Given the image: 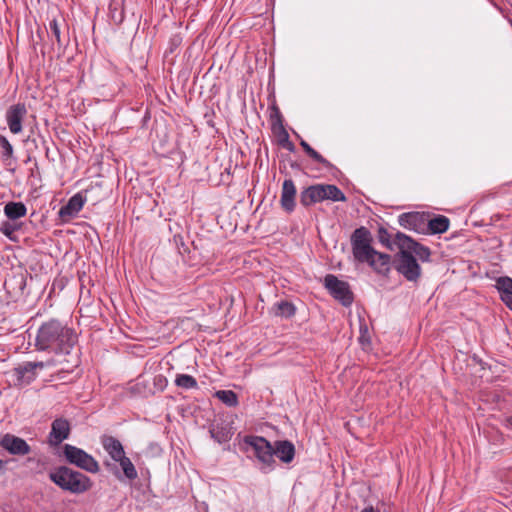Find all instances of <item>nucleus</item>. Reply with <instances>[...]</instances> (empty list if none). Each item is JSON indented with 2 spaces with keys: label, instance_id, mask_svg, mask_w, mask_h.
<instances>
[{
  "label": "nucleus",
  "instance_id": "34",
  "mask_svg": "<svg viewBox=\"0 0 512 512\" xmlns=\"http://www.w3.org/2000/svg\"><path fill=\"white\" fill-rule=\"evenodd\" d=\"M282 145H283L284 148H286L290 152H294V150H295L294 144L288 140V134L287 133L285 134V139L282 141Z\"/></svg>",
  "mask_w": 512,
  "mask_h": 512
},
{
  "label": "nucleus",
  "instance_id": "28",
  "mask_svg": "<svg viewBox=\"0 0 512 512\" xmlns=\"http://www.w3.org/2000/svg\"><path fill=\"white\" fill-rule=\"evenodd\" d=\"M214 396L228 407H236L238 405V396L232 390H218Z\"/></svg>",
  "mask_w": 512,
  "mask_h": 512
},
{
  "label": "nucleus",
  "instance_id": "3",
  "mask_svg": "<svg viewBox=\"0 0 512 512\" xmlns=\"http://www.w3.org/2000/svg\"><path fill=\"white\" fill-rule=\"evenodd\" d=\"M243 443L252 449L254 456L261 464L262 473L267 474L274 470L276 461L273 458V445L266 438L246 435Z\"/></svg>",
  "mask_w": 512,
  "mask_h": 512
},
{
  "label": "nucleus",
  "instance_id": "25",
  "mask_svg": "<svg viewBox=\"0 0 512 512\" xmlns=\"http://www.w3.org/2000/svg\"><path fill=\"white\" fill-rule=\"evenodd\" d=\"M300 145L305 151V153L315 162L321 164L323 167L327 169H331L333 167L330 161L325 159L321 154H319L315 149H313L305 140L301 139Z\"/></svg>",
  "mask_w": 512,
  "mask_h": 512
},
{
  "label": "nucleus",
  "instance_id": "1",
  "mask_svg": "<svg viewBox=\"0 0 512 512\" xmlns=\"http://www.w3.org/2000/svg\"><path fill=\"white\" fill-rule=\"evenodd\" d=\"M78 342L74 329L59 320L50 319L38 328L35 346L41 351L70 355Z\"/></svg>",
  "mask_w": 512,
  "mask_h": 512
},
{
  "label": "nucleus",
  "instance_id": "35",
  "mask_svg": "<svg viewBox=\"0 0 512 512\" xmlns=\"http://www.w3.org/2000/svg\"><path fill=\"white\" fill-rule=\"evenodd\" d=\"M274 117L282 125V116H281L280 110L277 106L272 107L271 118H274Z\"/></svg>",
  "mask_w": 512,
  "mask_h": 512
},
{
  "label": "nucleus",
  "instance_id": "26",
  "mask_svg": "<svg viewBox=\"0 0 512 512\" xmlns=\"http://www.w3.org/2000/svg\"><path fill=\"white\" fill-rule=\"evenodd\" d=\"M115 462H118L122 471H123V474L124 476L128 479V480H135L138 476L137 474V470L134 466V464L132 463V461L126 457L125 455H123L121 458H119V460H116Z\"/></svg>",
  "mask_w": 512,
  "mask_h": 512
},
{
  "label": "nucleus",
  "instance_id": "15",
  "mask_svg": "<svg viewBox=\"0 0 512 512\" xmlns=\"http://www.w3.org/2000/svg\"><path fill=\"white\" fill-rule=\"evenodd\" d=\"M86 202V198L81 193L73 195L68 202L63 205L59 210V217L63 221H67L75 217L79 211L83 208Z\"/></svg>",
  "mask_w": 512,
  "mask_h": 512
},
{
  "label": "nucleus",
  "instance_id": "38",
  "mask_svg": "<svg viewBox=\"0 0 512 512\" xmlns=\"http://www.w3.org/2000/svg\"><path fill=\"white\" fill-rule=\"evenodd\" d=\"M507 425L512 427V416L507 418Z\"/></svg>",
  "mask_w": 512,
  "mask_h": 512
},
{
  "label": "nucleus",
  "instance_id": "10",
  "mask_svg": "<svg viewBox=\"0 0 512 512\" xmlns=\"http://www.w3.org/2000/svg\"><path fill=\"white\" fill-rule=\"evenodd\" d=\"M0 447L14 456H24L31 452L30 445L23 438L11 433L0 434Z\"/></svg>",
  "mask_w": 512,
  "mask_h": 512
},
{
  "label": "nucleus",
  "instance_id": "24",
  "mask_svg": "<svg viewBox=\"0 0 512 512\" xmlns=\"http://www.w3.org/2000/svg\"><path fill=\"white\" fill-rule=\"evenodd\" d=\"M450 221L444 215H438L432 219H427L426 226L431 230L434 234H441L448 230Z\"/></svg>",
  "mask_w": 512,
  "mask_h": 512
},
{
  "label": "nucleus",
  "instance_id": "36",
  "mask_svg": "<svg viewBox=\"0 0 512 512\" xmlns=\"http://www.w3.org/2000/svg\"><path fill=\"white\" fill-rule=\"evenodd\" d=\"M362 512H379L378 510L374 509L372 506L365 507Z\"/></svg>",
  "mask_w": 512,
  "mask_h": 512
},
{
  "label": "nucleus",
  "instance_id": "8",
  "mask_svg": "<svg viewBox=\"0 0 512 512\" xmlns=\"http://www.w3.org/2000/svg\"><path fill=\"white\" fill-rule=\"evenodd\" d=\"M395 244L398 246L399 249L408 250L412 255L415 254L422 262L430 261V249L416 242L410 236L402 232L396 233Z\"/></svg>",
  "mask_w": 512,
  "mask_h": 512
},
{
  "label": "nucleus",
  "instance_id": "12",
  "mask_svg": "<svg viewBox=\"0 0 512 512\" xmlns=\"http://www.w3.org/2000/svg\"><path fill=\"white\" fill-rule=\"evenodd\" d=\"M27 114L24 103L11 105L6 111V121L9 130L13 134H19L22 131V121Z\"/></svg>",
  "mask_w": 512,
  "mask_h": 512
},
{
  "label": "nucleus",
  "instance_id": "31",
  "mask_svg": "<svg viewBox=\"0 0 512 512\" xmlns=\"http://www.w3.org/2000/svg\"><path fill=\"white\" fill-rule=\"evenodd\" d=\"M21 228V225L15 221H4L1 224L0 232L11 241H16L15 232Z\"/></svg>",
  "mask_w": 512,
  "mask_h": 512
},
{
  "label": "nucleus",
  "instance_id": "33",
  "mask_svg": "<svg viewBox=\"0 0 512 512\" xmlns=\"http://www.w3.org/2000/svg\"><path fill=\"white\" fill-rule=\"evenodd\" d=\"M378 238H379V241L381 244L385 245L388 248H391L390 234L388 233V231L385 228H383V227L379 228Z\"/></svg>",
  "mask_w": 512,
  "mask_h": 512
},
{
  "label": "nucleus",
  "instance_id": "17",
  "mask_svg": "<svg viewBox=\"0 0 512 512\" xmlns=\"http://www.w3.org/2000/svg\"><path fill=\"white\" fill-rule=\"evenodd\" d=\"M277 456L282 462L290 463L295 456V447L288 440L276 441L273 446V457Z\"/></svg>",
  "mask_w": 512,
  "mask_h": 512
},
{
  "label": "nucleus",
  "instance_id": "23",
  "mask_svg": "<svg viewBox=\"0 0 512 512\" xmlns=\"http://www.w3.org/2000/svg\"><path fill=\"white\" fill-rule=\"evenodd\" d=\"M324 200H331L333 202L346 201L345 194L333 184H320Z\"/></svg>",
  "mask_w": 512,
  "mask_h": 512
},
{
  "label": "nucleus",
  "instance_id": "2",
  "mask_svg": "<svg viewBox=\"0 0 512 512\" xmlns=\"http://www.w3.org/2000/svg\"><path fill=\"white\" fill-rule=\"evenodd\" d=\"M49 479L61 490L76 495L86 493L93 486L87 475L65 465L53 468L49 472Z\"/></svg>",
  "mask_w": 512,
  "mask_h": 512
},
{
  "label": "nucleus",
  "instance_id": "13",
  "mask_svg": "<svg viewBox=\"0 0 512 512\" xmlns=\"http://www.w3.org/2000/svg\"><path fill=\"white\" fill-rule=\"evenodd\" d=\"M427 218L420 212H407L398 216V223L401 227L415 232H423L426 228Z\"/></svg>",
  "mask_w": 512,
  "mask_h": 512
},
{
  "label": "nucleus",
  "instance_id": "20",
  "mask_svg": "<svg viewBox=\"0 0 512 512\" xmlns=\"http://www.w3.org/2000/svg\"><path fill=\"white\" fill-rule=\"evenodd\" d=\"M390 260V255L376 251V254H373V257L366 263L377 273L385 275L390 271Z\"/></svg>",
  "mask_w": 512,
  "mask_h": 512
},
{
  "label": "nucleus",
  "instance_id": "14",
  "mask_svg": "<svg viewBox=\"0 0 512 512\" xmlns=\"http://www.w3.org/2000/svg\"><path fill=\"white\" fill-rule=\"evenodd\" d=\"M296 186L292 179H285L282 184L280 204L287 213H292L296 206Z\"/></svg>",
  "mask_w": 512,
  "mask_h": 512
},
{
  "label": "nucleus",
  "instance_id": "4",
  "mask_svg": "<svg viewBox=\"0 0 512 512\" xmlns=\"http://www.w3.org/2000/svg\"><path fill=\"white\" fill-rule=\"evenodd\" d=\"M351 246L356 261L366 263L376 254L372 247L373 241L371 232L364 226L355 229L351 235Z\"/></svg>",
  "mask_w": 512,
  "mask_h": 512
},
{
  "label": "nucleus",
  "instance_id": "39",
  "mask_svg": "<svg viewBox=\"0 0 512 512\" xmlns=\"http://www.w3.org/2000/svg\"><path fill=\"white\" fill-rule=\"evenodd\" d=\"M33 460H34L33 458L29 457V458L27 459V462H31V461H33Z\"/></svg>",
  "mask_w": 512,
  "mask_h": 512
},
{
  "label": "nucleus",
  "instance_id": "18",
  "mask_svg": "<svg viewBox=\"0 0 512 512\" xmlns=\"http://www.w3.org/2000/svg\"><path fill=\"white\" fill-rule=\"evenodd\" d=\"M324 201L320 184L311 185L300 193V203L309 207L315 203Z\"/></svg>",
  "mask_w": 512,
  "mask_h": 512
},
{
  "label": "nucleus",
  "instance_id": "9",
  "mask_svg": "<svg viewBox=\"0 0 512 512\" xmlns=\"http://www.w3.org/2000/svg\"><path fill=\"white\" fill-rule=\"evenodd\" d=\"M46 364L39 362H24L13 369V376L16 384L23 386L28 385L37 377V370H42Z\"/></svg>",
  "mask_w": 512,
  "mask_h": 512
},
{
  "label": "nucleus",
  "instance_id": "21",
  "mask_svg": "<svg viewBox=\"0 0 512 512\" xmlns=\"http://www.w3.org/2000/svg\"><path fill=\"white\" fill-rule=\"evenodd\" d=\"M4 215L10 221H17L27 214V207L23 202L10 201L4 205Z\"/></svg>",
  "mask_w": 512,
  "mask_h": 512
},
{
  "label": "nucleus",
  "instance_id": "27",
  "mask_svg": "<svg viewBox=\"0 0 512 512\" xmlns=\"http://www.w3.org/2000/svg\"><path fill=\"white\" fill-rule=\"evenodd\" d=\"M275 315L290 318L295 315L296 307L292 302L289 301H280L274 305Z\"/></svg>",
  "mask_w": 512,
  "mask_h": 512
},
{
  "label": "nucleus",
  "instance_id": "30",
  "mask_svg": "<svg viewBox=\"0 0 512 512\" xmlns=\"http://www.w3.org/2000/svg\"><path fill=\"white\" fill-rule=\"evenodd\" d=\"M175 385L185 390L198 388L197 380L188 374H177L175 378Z\"/></svg>",
  "mask_w": 512,
  "mask_h": 512
},
{
  "label": "nucleus",
  "instance_id": "7",
  "mask_svg": "<svg viewBox=\"0 0 512 512\" xmlns=\"http://www.w3.org/2000/svg\"><path fill=\"white\" fill-rule=\"evenodd\" d=\"M324 285L329 293L344 306H350L353 302V293L349 284L339 280L335 275L328 274L325 276Z\"/></svg>",
  "mask_w": 512,
  "mask_h": 512
},
{
  "label": "nucleus",
  "instance_id": "6",
  "mask_svg": "<svg viewBox=\"0 0 512 512\" xmlns=\"http://www.w3.org/2000/svg\"><path fill=\"white\" fill-rule=\"evenodd\" d=\"M395 269L410 282H417L421 276V267L408 250L399 249L395 255Z\"/></svg>",
  "mask_w": 512,
  "mask_h": 512
},
{
  "label": "nucleus",
  "instance_id": "32",
  "mask_svg": "<svg viewBox=\"0 0 512 512\" xmlns=\"http://www.w3.org/2000/svg\"><path fill=\"white\" fill-rule=\"evenodd\" d=\"M49 29L51 35L55 38L57 45L59 48H64L67 43H65L61 38V30L60 26L58 24V21L56 19H52L49 22Z\"/></svg>",
  "mask_w": 512,
  "mask_h": 512
},
{
  "label": "nucleus",
  "instance_id": "29",
  "mask_svg": "<svg viewBox=\"0 0 512 512\" xmlns=\"http://www.w3.org/2000/svg\"><path fill=\"white\" fill-rule=\"evenodd\" d=\"M0 149H1V160L7 164H11V159L13 158V146L8 141V139L0 134Z\"/></svg>",
  "mask_w": 512,
  "mask_h": 512
},
{
  "label": "nucleus",
  "instance_id": "5",
  "mask_svg": "<svg viewBox=\"0 0 512 512\" xmlns=\"http://www.w3.org/2000/svg\"><path fill=\"white\" fill-rule=\"evenodd\" d=\"M62 455L69 464L89 473L95 474L100 470L98 461L92 455L74 445L64 444Z\"/></svg>",
  "mask_w": 512,
  "mask_h": 512
},
{
  "label": "nucleus",
  "instance_id": "11",
  "mask_svg": "<svg viewBox=\"0 0 512 512\" xmlns=\"http://www.w3.org/2000/svg\"><path fill=\"white\" fill-rule=\"evenodd\" d=\"M71 433L70 422L65 418H56L51 424V430L48 435L50 446H59L64 440L68 439Z\"/></svg>",
  "mask_w": 512,
  "mask_h": 512
},
{
  "label": "nucleus",
  "instance_id": "19",
  "mask_svg": "<svg viewBox=\"0 0 512 512\" xmlns=\"http://www.w3.org/2000/svg\"><path fill=\"white\" fill-rule=\"evenodd\" d=\"M495 287L499 292L500 299L512 310V279L507 276L499 277Z\"/></svg>",
  "mask_w": 512,
  "mask_h": 512
},
{
  "label": "nucleus",
  "instance_id": "22",
  "mask_svg": "<svg viewBox=\"0 0 512 512\" xmlns=\"http://www.w3.org/2000/svg\"><path fill=\"white\" fill-rule=\"evenodd\" d=\"M102 445L105 451L110 455V457L114 461L119 460V458L125 455L124 448L121 442L112 436L104 437L102 440Z\"/></svg>",
  "mask_w": 512,
  "mask_h": 512
},
{
  "label": "nucleus",
  "instance_id": "37",
  "mask_svg": "<svg viewBox=\"0 0 512 512\" xmlns=\"http://www.w3.org/2000/svg\"><path fill=\"white\" fill-rule=\"evenodd\" d=\"M6 461L0 459V473L3 472L4 468H5V465H6Z\"/></svg>",
  "mask_w": 512,
  "mask_h": 512
},
{
  "label": "nucleus",
  "instance_id": "16",
  "mask_svg": "<svg viewBox=\"0 0 512 512\" xmlns=\"http://www.w3.org/2000/svg\"><path fill=\"white\" fill-rule=\"evenodd\" d=\"M209 433L220 444L230 441L234 434L231 424L224 420L211 424Z\"/></svg>",
  "mask_w": 512,
  "mask_h": 512
}]
</instances>
